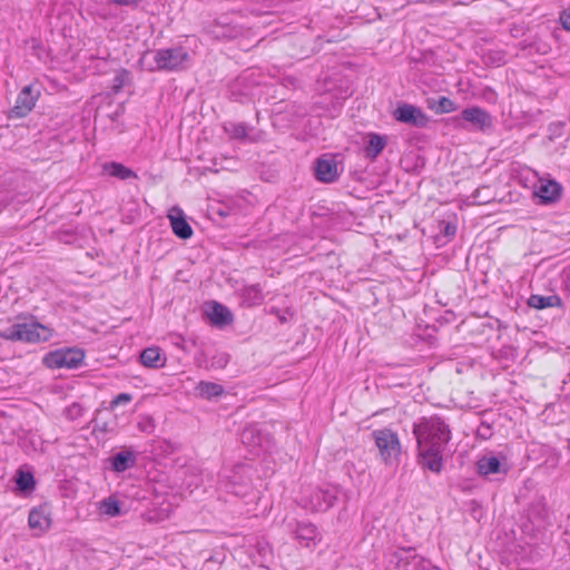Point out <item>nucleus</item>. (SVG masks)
<instances>
[{
	"mask_svg": "<svg viewBox=\"0 0 570 570\" xmlns=\"http://www.w3.org/2000/svg\"><path fill=\"white\" fill-rule=\"evenodd\" d=\"M412 432L416 440L419 464L440 473L443 469V452L451 440L449 424L439 415L422 416L413 424Z\"/></svg>",
	"mask_w": 570,
	"mask_h": 570,
	"instance_id": "f257e3e1",
	"label": "nucleus"
},
{
	"mask_svg": "<svg viewBox=\"0 0 570 570\" xmlns=\"http://www.w3.org/2000/svg\"><path fill=\"white\" fill-rule=\"evenodd\" d=\"M52 332L38 323H16L0 332V337L12 342L39 343L48 341Z\"/></svg>",
	"mask_w": 570,
	"mask_h": 570,
	"instance_id": "f03ea898",
	"label": "nucleus"
},
{
	"mask_svg": "<svg viewBox=\"0 0 570 570\" xmlns=\"http://www.w3.org/2000/svg\"><path fill=\"white\" fill-rule=\"evenodd\" d=\"M387 568L407 570H429L431 568L430 560L423 558L416 552L415 548H395L386 553Z\"/></svg>",
	"mask_w": 570,
	"mask_h": 570,
	"instance_id": "7ed1b4c3",
	"label": "nucleus"
},
{
	"mask_svg": "<svg viewBox=\"0 0 570 570\" xmlns=\"http://www.w3.org/2000/svg\"><path fill=\"white\" fill-rule=\"evenodd\" d=\"M372 438L385 464L396 461L401 454L399 436L390 429H381L372 432Z\"/></svg>",
	"mask_w": 570,
	"mask_h": 570,
	"instance_id": "20e7f679",
	"label": "nucleus"
},
{
	"mask_svg": "<svg viewBox=\"0 0 570 570\" xmlns=\"http://www.w3.org/2000/svg\"><path fill=\"white\" fill-rule=\"evenodd\" d=\"M85 353L80 348H59L45 355L42 362L48 368H77L81 365Z\"/></svg>",
	"mask_w": 570,
	"mask_h": 570,
	"instance_id": "39448f33",
	"label": "nucleus"
},
{
	"mask_svg": "<svg viewBox=\"0 0 570 570\" xmlns=\"http://www.w3.org/2000/svg\"><path fill=\"white\" fill-rule=\"evenodd\" d=\"M188 57V52L183 47L159 49L154 55L155 66L149 67L148 70L175 71L181 67Z\"/></svg>",
	"mask_w": 570,
	"mask_h": 570,
	"instance_id": "423d86ee",
	"label": "nucleus"
},
{
	"mask_svg": "<svg viewBox=\"0 0 570 570\" xmlns=\"http://www.w3.org/2000/svg\"><path fill=\"white\" fill-rule=\"evenodd\" d=\"M451 122L455 128H465V124L475 130L485 131L492 126L491 115L480 107H469L461 111L460 116L451 118Z\"/></svg>",
	"mask_w": 570,
	"mask_h": 570,
	"instance_id": "0eeeda50",
	"label": "nucleus"
},
{
	"mask_svg": "<svg viewBox=\"0 0 570 570\" xmlns=\"http://www.w3.org/2000/svg\"><path fill=\"white\" fill-rule=\"evenodd\" d=\"M39 97V86L30 83L23 87L18 94L16 105L9 111V118L26 117L33 109Z\"/></svg>",
	"mask_w": 570,
	"mask_h": 570,
	"instance_id": "6e6552de",
	"label": "nucleus"
},
{
	"mask_svg": "<svg viewBox=\"0 0 570 570\" xmlns=\"http://www.w3.org/2000/svg\"><path fill=\"white\" fill-rule=\"evenodd\" d=\"M337 493L336 488L316 489L308 498H302V505L312 511H326L334 505Z\"/></svg>",
	"mask_w": 570,
	"mask_h": 570,
	"instance_id": "1a4fd4ad",
	"label": "nucleus"
},
{
	"mask_svg": "<svg viewBox=\"0 0 570 570\" xmlns=\"http://www.w3.org/2000/svg\"><path fill=\"white\" fill-rule=\"evenodd\" d=\"M393 117L399 122L411 125L416 128H425L430 121V118L421 108L405 102L396 107L393 111Z\"/></svg>",
	"mask_w": 570,
	"mask_h": 570,
	"instance_id": "9d476101",
	"label": "nucleus"
},
{
	"mask_svg": "<svg viewBox=\"0 0 570 570\" xmlns=\"http://www.w3.org/2000/svg\"><path fill=\"white\" fill-rule=\"evenodd\" d=\"M533 196L538 198L537 204L550 205L560 200L562 196V186L553 179H540L535 186Z\"/></svg>",
	"mask_w": 570,
	"mask_h": 570,
	"instance_id": "9b49d317",
	"label": "nucleus"
},
{
	"mask_svg": "<svg viewBox=\"0 0 570 570\" xmlns=\"http://www.w3.org/2000/svg\"><path fill=\"white\" fill-rule=\"evenodd\" d=\"M314 171L317 180L333 183L338 178L337 161L332 156L320 157L315 161Z\"/></svg>",
	"mask_w": 570,
	"mask_h": 570,
	"instance_id": "f8f14e48",
	"label": "nucleus"
},
{
	"mask_svg": "<svg viewBox=\"0 0 570 570\" xmlns=\"http://www.w3.org/2000/svg\"><path fill=\"white\" fill-rule=\"evenodd\" d=\"M173 233L181 238L188 239L193 236V228L186 220L184 213L178 207H173L168 214Z\"/></svg>",
	"mask_w": 570,
	"mask_h": 570,
	"instance_id": "ddd939ff",
	"label": "nucleus"
},
{
	"mask_svg": "<svg viewBox=\"0 0 570 570\" xmlns=\"http://www.w3.org/2000/svg\"><path fill=\"white\" fill-rule=\"evenodd\" d=\"M205 312L212 324L218 327L229 325L233 322V314L229 308L218 302L208 303Z\"/></svg>",
	"mask_w": 570,
	"mask_h": 570,
	"instance_id": "4468645a",
	"label": "nucleus"
},
{
	"mask_svg": "<svg viewBox=\"0 0 570 570\" xmlns=\"http://www.w3.org/2000/svg\"><path fill=\"white\" fill-rule=\"evenodd\" d=\"M108 460L111 470L116 473H121L136 465L137 454L131 449H126L111 455Z\"/></svg>",
	"mask_w": 570,
	"mask_h": 570,
	"instance_id": "2eb2a0df",
	"label": "nucleus"
},
{
	"mask_svg": "<svg viewBox=\"0 0 570 570\" xmlns=\"http://www.w3.org/2000/svg\"><path fill=\"white\" fill-rule=\"evenodd\" d=\"M28 523L31 529L39 532L48 530L51 523L49 508L47 505L33 508L29 512Z\"/></svg>",
	"mask_w": 570,
	"mask_h": 570,
	"instance_id": "dca6fc26",
	"label": "nucleus"
},
{
	"mask_svg": "<svg viewBox=\"0 0 570 570\" xmlns=\"http://www.w3.org/2000/svg\"><path fill=\"white\" fill-rule=\"evenodd\" d=\"M294 533H295V538L304 547H309L311 544H315L316 540L318 539L317 529L312 523H297Z\"/></svg>",
	"mask_w": 570,
	"mask_h": 570,
	"instance_id": "f3484780",
	"label": "nucleus"
},
{
	"mask_svg": "<svg viewBox=\"0 0 570 570\" xmlns=\"http://www.w3.org/2000/svg\"><path fill=\"white\" fill-rule=\"evenodd\" d=\"M385 146H386V137L385 136H382V135H379L375 132H370L367 135V144L364 148L365 157L371 160L376 159L377 156L385 148Z\"/></svg>",
	"mask_w": 570,
	"mask_h": 570,
	"instance_id": "a211bd4d",
	"label": "nucleus"
},
{
	"mask_svg": "<svg viewBox=\"0 0 570 570\" xmlns=\"http://www.w3.org/2000/svg\"><path fill=\"white\" fill-rule=\"evenodd\" d=\"M476 470L480 475L487 476L490 474L507 473L505 469H502V464L497 456H483L476 463Z\"/></svg>",
	"mask_w": 570,
	"mask_h": 570,
	"instance_id": "6ab92c4d",
	"label": "nucleus"
},
{
	"mask_svg": "<svg viewBox=\"0 0 570 570\" xmlns=\"http://www.w3.org/2000/svg\"><path fill=\"white\" fill-rule=\"evenodd\" d=\"M140 362L150 368H160L165 365L166 357L161 354L160 348L153 346L147 347L140 353Z\"/></svg>",
	"mask_w": 570,
	"mask_h": 570,
	"instance_id": "aec40b11",
	"label": "nucleus"
},
{
	"mask_svg": "<svg viewBox=\"0 0 570 570\" xmlns=\"http://www.w3.org/2000/svg\"><path fill=\"white\" fill-rule=\"evenodd\" d=\"M242 298L247 306H257L264 301L263 288L259 284L246 286L242 291Z\"/></svg>",
	"mask_w": 570,
	"mask_h": 570,
	"instance_id": "412c9836",
	"label": "nucleus"
},
{
	"mask_svg": "<svg viewBox=\"0 0 570 570\" xmlns=\"http://www.w3.org/2000/svg\"><path fill=\"white\" fill-rule=\"evenodd\" d=\"M528 305L535 309H543L547 307L561 306L562 301L558 295L542 296L533 294L529 297Z\"/></svg>",
	"mask_w": 570,
	"mask_h": 570,
	"instance_id": "4be33fe9",
	"label": "nucleus"
},
{
	"mask_svg": "<svg viewBox=\"0 0 570 570\" xmlns=\"http://www.w3.org/2000/svg\"><path fill=\"white\" fill-rule=\"evenodd\" d=\"M426 106L435 114H448L456 109L455 102L448 97L428 98Z\"/></svg>",
	"mask_w": 570,
	"mask_h": 570,
	"instance_id": "5701e85b",
	"label": "nucleus"
},
{
	"mask_svg": "<svg viewBox=\"0 0 570 570\" xmlns=\"http://www.w3.org/2000/svg\"><path fill=\"white\" fill-rule=\"evenodd\" d=\"M104 170L112 176V177H116V178H119L121 180H126V179H129V178H137V175L134 170H131L130 168L124 166L122 164L120 163H115V161H111V163H107L104 165Z\"/></svg>",
	"mask_w": 570,
	"mask_h": 570,
	"instance_id": "b1692460",
	"label": "nucleus"
},
{
	"mask_svg": "<svg viewBox=\"0 0 570 570\" xmlns=\"http://www.w3.org/2000/svg\"><path fill=\"white\" fill-rule=\"evenodd\" d=\"M244 472H245V466L238 465L233 471V474L225 475V478L227 480L225 483V488L228 492L235 493L236 495L240 494V491H238L236 488L240 487V485H246V481L243 475Z\"/></svg>",
	"mask_w": 570,
	"mask_h": 570,
	"instance_id": "393cba45",
	"label": "nucleus"
},
{
	"mask_svg": "<svg viewBox=\"0 0 570 570\" xmlns=\"http://www.w3.org/2000/svg\"><path fill=\"white\" fill-rule=\"evenodd\" d=\"M17 489L22 493H30L36 488V480L31 472L18 470L16 474Z\"/></svg>",
	"mask_w": 570,
	"mask_h": 570,
	"instance_id": "a878e982",
	"label": "nucleus"
},
{
	"mask_svg": "<svg viewBox=\"0 0 570 570\" xmlns=\"http://www.w3.org/2000/svg\"><path fill=\"white\" fill-rule=\"evenodd\" d=\"M196 390L202 397L207 400L220 396L224 393V387L220 384L205 381L199 382Z\"/></svg>",
	"mask_w": 570,
	"mask_h": 570,
	"instance_id": "bb28decb",
	"label": "nucleus"
},
{
	"mask_svg": "<svg viewBox=\"0 0 570 570\" xmlns=\"http://www.w3.org/2000/svg\"><path fill=\"white\" fill-rule=\"evenodd\" d=\"M99 510L102 514L109 515V517H118L121 514V508L118 500L109 497L104 499L99 503Z\"/></svg>",
	"mask_w": 570,
	"mask_h": 570,
	"instance_id": "cd10ccee",
	"label": "nucleus"
},
{
	"mask_svg": "<svg viewBox=\"0 0 570 570\" xmlns=\"http://www.w3.org/2000/svg\"><path fill=\"white\" fill-rule=\"evenodd\" d=\"M248 126L244 122L230 124L229 127H225V130L235 139H245L248 134Z\"/></svg>",
	"mask_w": 570,
	"mask_h": 570,
	"instance_id": "c85d7f7f",
	"label": "nucleus"
},
{
	"mask_svg": "<svg viewBox=\"0 0 570 570\" xmlns=\"http://www.w3.org/2000/svg\"><path fill=\"white\" fill-rule=\"evenodd\" d=\"M128 76L129 72L126 69H121L116 73L111 83V90L114 94H118L122 89Z\"/></svg>",
	"mask_w": 570,
	"mask_h": 570,
	"instance_id": "c756f323",
	"label": "nucleus"
},
{
	"mask_svg": "<svg viewBox=\"0 0 570 570\" xmlns=\"http://www.w3.org/2000/svg\"><path fill=\"white\" fill-rule=\"evenodd\" d=\"M489 188L488 187H482V188H478L473 191V194L471 195V198L473 199V203L474 204H478V205H481V204H487L490 202V196L487 195V196H483V191H488Z\"/></svg>",
	"mask_w": 570,
	"mask_h": 570,
	"instance_id": "7c9ffc66",
	"label": "nucleus"
},
{
	"mask_svg": "<svg viewBox=\"0 0 570 570\" xmlns=\"http://www.w3.org/2000/svg\"><path fill=\"white\" fill-rule=\"evenodd\" d=\"M564 125L562 122L551 124L549 126V139L552 140L556 137H560L563 134Z\"/></svg>",
	"mask_w": 570,
	"mask_h": 570,
	"instance_id": "2f4dec72",
	"label": "nucleus"
},
{
	"mask_svg": "<svg viewBox=\"0 0 570 570\" xmlns=\"http://www.w3.org/2000/svg\"><path fill=\"white\" fill-rule=\"evenodd\" d=\"M478 435L484 440L490 439L492 435L491 425L485 422H482L478 428Z\"/></svg>",
	"mask_w": 570,
	"mask_h": 570,
	"instance_id": "473e14b6",
	"label": "nucleus"
},
{
	"mask_svg": "<svg viewBox=\"0 0 570 570\" xmlns=\"http://www.w3.org/2000/svg\"><path fill=\"white\" fill-rule=\"evenodd\" d=\"M131 399H132L131 394L120 393L111 401V406L115 407L119 404H126V403L130 402Z\"/></svg>",
	"mask_w": 570,
	"mask_h": 570,
	"instance_id": "72a5a7b5",
	"label": "nucleus"
},
{
	"mask_svg": "<svg viewBox=\"0 0 570 570\" xmlns=\"http://www.w3.org/2000/svg\"><path fill=\"white\" fill-rule=\"evenodd\" d=\"M559 20L563 29L570 30V7L561 12Z\"/></svg>",
	"mask_w": 570,
	"mask_h": 570,
	"instance_id": "f704fd0d",
	"label": "nucleus"
},
{
	"mask_svg": "<svg viewBox=\"0 0 570 570\" xmlns=\"http://www.w3.org/2000/svg\"><path fill=\"white\" fill-rule=\"evenodd\" d=\"M109 1L117 6L136 8V7H138V4L141 0H109Z\"/></svg>",
	"mask_w": 570,
	"mask_h": 570,
	"instance_id": "c9c22d12",
	"label": "nucleus"
},
{
	"mask_svg": "<svg viewBox=\"0 0 570 570\" xmlns=\"http://www.w3.org/2000/svg\"><path fill=\"white\" fill-rule=\"evenodd\" d=\"M228 363V355L227 354H220L218 356V360L216 362V365L218 367H224ZM215 365V363H213Z\"/></svg>",
	"mask_w": 570,
	"mask_h": 570,
	"instance_id": "e433bc0d",
	"label": "nucleus"
},
{
	"mask_svg": "<svg viewBox=\"0 0 570 570\" xmlns=\"http://www.w3.org/2000/svg\"><path fill=\"white\" fill-rule=\"evenodd\" d=\"M455 233V227L454 226H450L448 225L445 227V234L449 235V234H454Z\"/></svg>",
	"mask_w": 570,
	"mask_h": 570,
	"instance_id": "4c0bfd02",
	"label": "nucleus"
}]
</instances>
